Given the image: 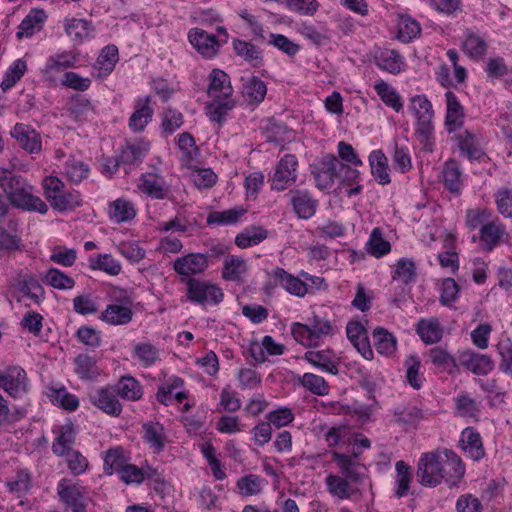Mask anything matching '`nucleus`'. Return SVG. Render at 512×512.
Segmentation results:
<instances>
[{
  "instance_id": "obj_1",
  "label": "nucleus",
  "mask_w": 512,
  "mask_h": 512,
  "mask_svg": "<svg viewBox=\"0 0 512 512\" xmlns=\"http://www.w3.org/2000/svg\"><path fill=\"white\" fill-rule=\"evenodd\" d=\"M464 474L461 458L450 449L423 453L417 463V481L426 487H436L442 482L457 487Z\"/></svg>"
},
{
  "instance_id": "obj_2",
  "label": "nucleus",
  "mask_w": 512,
  "mask_h": 512,
  "mask_svg": "<svg viewBox=\"0 0 512 512\" xmlns=\"http://www.w3.org/2000/svg\"><path fill=\"white\" fill-rule=\"evenodd\" d=\"M0 187L14 207L25 211H36L40 214L47 213V204L38 196L33 195V186L13 171L0 168Z\"/></svg>"
},
{
  "instance_id": "obj_3",
  "label": "nucleus",
  "mask_w": 512,
  "mask_h": 512,
  "mask_svg": "<svg viewBox=\"0 0 512 512\" xmlns=\"http://www.w3.org/2000/svg\"><path fill=\"white\" fill-rule=\"evenodd\" d=\"M43 189L51 207L59 212L73 210L81 206V197L77 191L65 190L64 182L55 176H47L43 180Z\"/></svg>"
},
{
  "instance_id": "obj_4",
  "label": "nucleus",
  "mask_w": 512,
  "mask_h": 512,
  "mask_svg": "<svg viewBox=\"0 0 512 512\" xmlns=\"http://www.w3.org/2000/svg\"><path fill=\"white\" fill-rule=\"evenodd\" d=\"M331 334H333L331 322L318 315L308 318L306 324L297 322L292 325L294 339L305 347H316L323 337Z\"/></svg>"
},
{
  "instance_id": "obj_5",
  "label": "nucleus",
  "mask_w": 512,
  "mask_h": 512,
  "mask_svg": "<svg viewBox=\"0 0 512 512\" xmlns=\"http://www.w3.org/2000/svg\"><path fill=\"white\" fill-rule=\"evenodd\" d=\"M410 110L413 112L417 119L416 133L420 141L427 149L431 146L433 136L432 119L434 112L431 102L424 95H416L411 98Z\"/></svg>"
},
{
  "instance_id": "obj_6",
  "label": "nucleus",
  "mask_w": 512,
  "mask_h": 512,
  "mask_svg": "<svg viewBox=\"0 0 512 512\" xmlns=\"http://www.w3.org/2000/svg\"><path fill=\"white\" fill-rule=\"evenodd\" d=\"M57 493L66 512H87L86 488L62 479L57 485Z\"/></svg>"
},
{
  "instance_id": "obj_7",
  "label": "nucleus",
  "mask_w": 512,
  "mask_h": 512,
  "mask_svg": "<svg viewBox=\"0 0 512 512\" xmlns=\"http://www.w3.org/2000/svg\"><path fill=\"white\" fill-rule=\"evenodd\" d=\"M187 297L190 301L198 304L217 305L222 302L224 294L221 288L215 284L189 278L187 281Z\"/></svg>"
},
{
  "instance_id": "obj_8",
  "label": "nucleus",
  "mask_w": 512,
  "mask_h": 512,
  "mask_svg": "<svg viewBox=\"0 0 512 512\" xmlns=\"http://www.w3.org/2000/svg\"><path fill=\"white\" fill-rule=\"evenodd\" d=\"M297 158L292 154L284 155L275 166L270 179L271 189L283 191L291 186L297 179Z\"/></svg>"
},
{
  "instance_id": "obj_9",
  "label": "nucleus",
  "mask_w": 512,
  "mask_h": 512,
  "mask_svg": "<svg viewBox=\"0 0 512 512\" xmlns=\"http://www.w3.org/2000/svg\"><path fill=\"white\" fill-rule=\"evenodd\" d=\"M331 460L337 465L340 476L350 480L351 483L363 482L366 468L359 460L337 451L331 452Z\"/></svg>"
},
{
  "instance_id": "obj_10",
  "label": "nucleus",
  "mask_w": 512,
  "mask_h": 512,
  "mask_svg": "<svg viewBox=\"0 0 512 512\" xmlns=\"http://www.w3.org/2000/svg\"><path fill=\"white\" fill-rule=\"evenodd\" d=\"M339 159L328 154L313 168L312 174L319 189L330 188L337 179Z\"/></svg>"
},
{
  "instance_id": "obj_11",
  "label": "nucleus",
  "mask_w": 512,
  "mask_h": 512,
  "mask_svg": "<svg viewBox=\"0 0 512 512\" xmlns=\"http://www.w3.org/2000/svg\"><path fill=\"white\" fill-rule=\"evenodd\" d=\"M188 40L204 58L214 57L220 48L217 37L200 28L191 29L188 33Z\"/></svg>"
},
{
  "instance_id": "obj_12",
  "label": "nucleus",
  "mask_w": 512,
  "mask_h": 512,
  "mask_svg": "<svg viewBox=\"0 0 512 512\" xmlns=\"http://www.w3.org/2000/svg\"><path fill=\"white\" fill-rule=\"evenodd\" d=\"M1 388L13 398L21 397L28 390L25 370L18 366L7 368Z\"/></svg>"
},
{
  "instance_id": "obj_13",
  "label": "nucleus",
  "mask_w": 512,
  "mask_h": 512,
  "mask_svg": "<svg viewBox=\"0 0 512 512\" xmlns=\"http://www.w3.org/2000/svg\"><path fill=\"white\" fill-rule=\"evenodd\" d=\"M114 389L100 388L89 394V399L93 405L110 416H119L122 412V406Z\"/></svg>"
},
{
  "instance_id": "obj_14",
  "label": "nucleus",
  "mask_w": 512,
  "mask_h": 512,
  "mask_svg": "<svg viewBox=\"0 0 512 512\" xmlns=\"http://www.w3.org/2000/svg\"><path fill=\"white\" fill-rule=\"evenodd\" d=\"M458 359L463 367L476 375H487L494 368V362L490 356L470 350L461 352Z\"/></svg>"
},
{
  "instance_id": "obj_15",
  "label": "nucleus",
  "mask_w": 512,
  "mask_h": 512,
  "mask_svg": "<svg viewBox=\"0 0 512 512\" xmlns=\"http://www.w3.org/2000/svg\"><path fill=\"white\" fill-rule=\"evenodd\" d=\"M174 270L184 276L199 274L208 267V256L204 253H190L174 261Z\"/></svg>"
},
{
  "instance_id": "obj_16",
  "label": "nucleus",
  "mask_w": 512,
  "mask_h": 512,
  "mask_svg": "<svg viewBox=\"0 0 512 512\" xmlns=\"http://www.w3.org/2000/svg\"><path fill=\"white\" fill-rule=\"evenodd\" d=\"M271 277L274 279L276 285H280L291 295L304 297L308 292L307 283L305 281L288 273L283 268L277 267L273 269Z\"/></svg>"
},
{
  "instance_id": "obj_17",
  "label": "nucleus",
  "mask_w": 512,
  "mask_h": 512,
  "mask_svg": "<svg viewBox=\"0 0 512 512\" xmlns=\"http://www.w3.org/2000/svg\"><path fill=\"white\" fill-rule=\"evenodd\" d=\"M290 203L299 218L310 219L316 212L318 203L307 190H291Z\"/></svg>"
},
{
  "instance_id": "obj_18",
  "label": "nucleus",
  "mask_w": 512,
  "mask_h": 512,
  "mask_svg": "<svg viewBox=\"0 0 512 512\" xmlns=\"http://www.w3.org/2000/svg\"><path fill=\"white\" fill-rule=\"evenodd\" d=\"M138 188L147 196L158 200L166 198L168 192L163 176L155 172L142 174Z\"/></svg>"
},
{
  "instance_id": "obj_19",
  "label": "nucleus",
  "mask_w": 512,
  "mask_h": 512,
  "mask_svg": "<svg viewBox=\"0 0 512 512\" xmlns=\"http://www.w3.org/2000/svg\"><path fill=\"white\" fill-rule=\"evenodd\" d=\"M504 235H506L505 226L498 221L483 224L479 232L482 249L486 252L492 251L501 243Z\"/></svg>"
},
{
  "instance_id": "obj_20",
  "label": "nucleus",
  "mask_w": 512,
  "mask_h": 512,
  "mask_svg": "<svg viewBox=\"0 0 512 512\" xmlns=\"http://www.w3.org/2000/svg\"><path fill=\"white\" fill-rule=\"evenodd\" d=\"M446 98V120L445 126L449 133L459 129L464 122L463 106L452 91L445 93Z\"/></svg>"
},
{
  "instance_id": "obj_21",
  "label": "nucleus",
  "mask_w": 512,
  "mask_h": 512,
  "mask_svg": "<svg viewBox=\"0 0 512 512\" xmlns=\"http://www.w3.org/2000/svg\"><path fill=\"white\" fill-rule=\"evenodd\" d=\"M20 146L29 153H37L41 150V141L35 130L29 126L17 123L11 131Z\"/></svg>"
},
{
  "instance_id": "obj_22",
  "label": "nucleus",
  "mask_w": 512,
  "mask_h": 512,
  "mask_svg": "<svg viewBox=\"0 0 512 512\" xmlns=\"http://www.w3.org/2000/svg\"><path fill=\"white\" fill-rule=\"evenodd\" d=\"M248 271L246 261L239 256L227 255L222 268V278L226 281L243 283Z\"/></svg>"
},
{
  "instance_id": "obj_23",
  "label": "nucleus",
  "mask_w": 512,
  "mask_h": 512,
  "mask_svg": "<svg viewBox=\"0 0 512 512\" xmlns=\"http://www.w3.org/2000/svg\"><path fill=\"white\" fill-rule=\"evenodd\" d=\"M207 94L210 98L232 97L233 89L227 73L220 69H213L209 74Z\"/></svg>"
},
{
  "instance_id": "obj_24",
  "label": "nucleus",
  "mask_w": 512,
  "mask_h": 512,
  "mask_svg": "<svg viewBox=\"0 0 512 512\" xmlns=\"http://www.w3.org/2000/svg\"><path fill=\"white\" fill-rule=\"evenodd\" d=\"M460 443L464 452H466L471 459L478 461L485 456L481 436L473 428L468 427L463 430Z\"/></svg>"
},
{
  "instance_id": "obj_25",
  "label": "nucleus",
  "mask_w": 512,
  "mask_h": 512,
  "mask_svg": "<svg viewBox=\"0 0 512 512\" xmlns=\"http://www.w3.org/2000/svg\"><path fill=\"white\" fill-rule=\"evenodd\" d=\"M236 102L232 97L212 98L205 109L211 122L222 125L225 116L235 108Z\"/></svg>"
},
{
  "instance_id": "obj_26",
  "label": "nucleus",
  "mask_w": 512,
  "mask_h": 512,
  "mask_svg": "<svg viewBox=\"0 0 512 512\" xmlns=\"http://www.w3.org/2000/svg\"><path fill=\"white\" fill-rule=\"evenodd\" d=\"M75 444V431L72 423L61 426L59 435L52 443V451L58 457L69 456Z\"/></svg>"
},
{
  "instance_id": "obj_27",
  "label": "nucleus",
  "mask_w": 512,
  "mask_h": 512,
  "mask_svg": "<svg viewBox=\"0 0 512 512\" xmlns=\"http://www.w3.org/2000/svg\"><path fill=\"white\" fill-rule=\"evenodd\" d=\"M304 359L324 372H328L332 375L338 373L335 355L330 350L307 351L304 355Z\"/></svg>"
},
{
  "instance_id": "obj_28",
  "label": "nucleus",
  "mask_w": 512,
  "mask_h": 512,
  "mask_svg": "<svg viewBox=\"0 0 512 512\" xmlns=\"http://www.w3.org/2000/svg\"><path fill=\"white\" fill-rule=\"evenodd\" d=\"M143 439L153 449L154 453L164 450L167 442L164 428L160 423H144L142 425Z\"/></svg>"
},
{
  "instance_id": "obj_29",
  "label": "nucleus",
  "mask_w": 512,
  "mask_h": 512,
  "mask_svg": "<svg viewBox=\"0 0 512 512\" xmlns=\"http://www.w3.org/2000/svg\"><path fill=\"white\" fill-rule=\"evenodd\" d=\"M369 164L374 179L381 185L391 182L388 159L381 150H373L369 155Z\"/></svg>"
},
{
  "instance_id": "obj_30",
  "label": "nucleus",
  "mask_w": 512,
  "mask_h": 512,
  "mask_svg": "<svg viewBox=\"0 0 512 512\" xmlns=\"http://www.w3.org/2000/svg\"><path fill=\"white\" fill-rule=\"evenodd\" d=\"M416 332L426 344L437 343L443 336V328L436 318L420 319L416 326Z\"/></svg>"
},
{
  "instance_id": "obj_31",
  "label": "nucleus",
  "mask_w": 512,
  "mask_h": 512,
  "mask_svg": "<svg viewBox=\"0 0 512 512\" xmlns=\"http://www.w3.org/2000/svg\"><path fill=\"white\" fill-rule=\"evenodd\" d=\"M233 49L237 56L250 63L253 67H260L263 63V54L260 48L251 42L240 39L233 40Z\"/></svg>"
},
{
  "instance_id": "obj_32",
  "label": "nucleus",
  "mask_w": 512,
  "mask_h": 512,
  "mask_svg": "<svg viewBox=\"0 0 512 512\" xmlns=\"http://www.w3.org/2000/svg\"><path fill=\"white\" fill-rule=\"evenodd\" d=\"M460 151L467 156L469 160H480L485 153L480 146L475 135L469 131H464L456 136Z\"/></svg>"
},
{
  "instance_id": "obj_33",
  "label": "nucleus",
  "mask_w": 512,
  "mask_h": 512,
  "mask_svg": "<svg viewBox=\"0 0 512 512\" xmlns=\"http://www.w3.org/2000/svg\"><path fill=\"white\" fill-rule=\"evenodd\" d=\"M442 178L444 186L451 193L460 192L462 187V171L456 160L450 159L444 164Z\"/></svg>"
},
{
  "instance_id": "obj_34",
  "label": "nucleus",
  "mask_w": 512,
  "mask_h": 512,
  "mask_svg": "<svg viewBox=\"0 0 512 512\" xmlns=\"http://www.w3.org/2000/svg\"><path fill=\"white\" fill-rule=\"evenodd\" d=\"M377 66L392 74L400 73L404 67L402 56L396 50L385 49L375 56Z\"/></svg>"
},
{
  "instance_id": "obj_35",
  "label": "nucleus",
  "mask_w": 512,
  "mask_h": 512,
  "mask_svg": "<svg viewBox=\"0 0 512 512\" xmlns=\"http://www.w3.org/2000/svg\"><path fill=\"white\" fill-rule=\"evenodd\" d=\"M267 93V87L264 81L258 77H251L242 86V95L249 104L261 103Z\"/></svg>"
},
{
  "instance_id": "obj_36",
  "label": "nucleus",
  "mask_w": 512,
  "mask_h": 512,
  "mask_svg": "<svg viewBox=\"0 0 512 512\" xmlns=\"http://www.w3.org/2000/svg\"><path fill=\"white\" fill-rule=\"evenodd\" d=\"M114 391L122 399L136 401L142 397L140 383L132 376H122L114 386Z\"/></svg>"
},
{
  "instance_id": "obj_37",
  "label": "nucleus",
  "mask_w": 512,
  "mask_h": 512,
  "mask_svg": "<svg viewBox=\"0 0 512 512\" xmlns=\"http://www.w3.org/2000/svg\"><path fill=\"white\" fill-rule=\"evenodd\" d=\"M393 416L392 421L404 429L415 427L423 418L422 411L415 406L395 408Z\"/></svg>"
},
{
  "instance_id": "obj_38",
  "label": "nucleus",
  "mask_w": 512,
  "mask_h": 512,
  "mask_svg": "<svg viewBox=\"0 0 512 512\" xmlns=\"http://www.w3.org/2000/svg\"><path fill=\"white\" fill-rule=\"evenodd\" d=\"M133 317V311L128 306L110 304L102 313L101 319L110 325H126Z\"/></svg>"
},
{
  "instance_id": "obj_39",
  "label": "nucleus",
  "mask_w": 512,
  "mask_h": 512,
  "mask_svg": "<svg viewBox=\"0 0 512 512\" xmlns=\"http://www.w3.org/2000/svg\"><path fill=\"white\" fill-rule=\"evenodd\" d=\"M46 18L43 10L31 11L20 23L16 37L22 39L23 37H31L36 31L42 28V24Z\"/></svg>"
},
{
  "instance_id": "obj_40",
  "label": "nucleus",
  "mask_w": 512,
  "mask_h": 512,
  "mask_svg": "<svg viewBox=\"0 0 512 512\" xmlns=\"http://www.w3.org/2000/svg\"><path fill=\"white\" fill-rule=\"evenodd\" d=\"M149 97L145 100H138L136 103V110L132 113L129 119V127L133 131H142L153 115V109L149 107Z\"/></svg>"
},
{
  "instance_id": "obj_41",
  "label": "nucleus",
  "mask_w": 512,
  "mask_h": 512,
  "mask_svg": "<svg viewBox=\"0 0 512 512\" xmlns=\"http://www.w3.org/2000/svg\"><path fill=\"white\" fill-rule=\"evenodd\" d=\"M246 210L242 207H234L224 211H213L208 214V225H233L239 222L240 218L245 215Z\"/></svg>"
},
{
  "instance_id": "obj_42",
  "label": "nucleus",
  "mask_w": 512,
  "mask_h": 512,
  "mask_svg": "<svg viewBox=\"0 0 512 512\" xmlns=\"http://www.w3.org/2000/svg\"><path fill=\"white\" fill-rule=\"evenodd\" d=\"M64 28L67 35L77 43H82L93 30L89 21L77 18L65 19Z\"/></svg>"
},
{
  "instance_id": "obj_43",
  "label": "nucleus",
  "mask_w": 512,
  "mask_h": 512,
  "mask_svg": "<svg viewBox=\"0 0 512 512\" xmlns=\"http://www.w3.org/2000/svg\"><path fill=\"white\" fill-rule=\"evenodd\" d=\"M47 396L53 404H56L68 411H75L79 406L78 398L69 393L63 386L60 388L50 387L48 389Z\"/></svg>"
},
{
  "instance_id": "obj_44",
  "label": "nucleus",
  "mask_w": 512,
  "mask_h": 512,
  "mask_svg": "<svg viewBox=\"0 0 512 512\" xmlns=\"http://www.w3.org/2000/svg\"><path fill=\"white\" fill-rule=\"evenodd\" d=\"M136 216V210L130 201L117 199L109 205V217L117 223L132 220Z\"/></svg>"
},
{
  "instance_id": "obj_45",
  "label": "nucleus",
  "mask_w": 512,
  "mask_h": 512,
  "mask_svg": "<svg viewBox=\"0 0 512 512\" xmlns=\"http://www.w3.org/2000/svg\"><path fill=\"white\" fill-rule=\"evenodd\" d=\"M374 347L378 353L389 356L396 350V338L392 333L382 327L373 331Z\"/></svg>"
},
{
  "instance_id": "obj_46",
  "label": "nucleus",
  "mask_w": 512,
  "mask_h": 512,
  "mask_svg": "<svg viewBox=\"0 0 512 512\" xmlns=\"http://www.w3.org/2000/svg\"><path fill=\"white\" fill-rule=\"evenodd\" d=\"M374 89L381 100L389 107L399 112L403 108V103L398 92L387 82L380 80L375 83Z\"/></svg>"
},
{
  "instance_id": "obj_47",
  "label": "nucleus",
  "mask_w": 512,
  "mask_h": 512,
  "mask_svg": "<svg viewBox=\"0 0 512 512\" xmlns=\"http://www.w3.org/2000/svg\"><path fill=\"white\" fill-rule=\"evenodd\" d=\"M416 276L417 273L414 261L409 258H401L396 264L392 279L400 281L404 285H408L415 281Z\"/></svg>"
},
{
  "instance_id": "obj_48",
  "label": "nucleus",
  "mask_w": 512,
  "mask_h": 512,
  "mask_svg": "<svg viewBox=\"0 0 512 512\" xmlns=\"http://www.w3.org/2000/svg\"><path fill=\"white\" fill-rule=\"evenodd\" d=\"M430 361L437 367L451 373L457 368L455 358L441 346L433 347L428 351Z\"/></svg>"
},
{
  "instance_id": "obj_49",
  "label": "nucleus",
  "mask_w": 512,
  "mask_h": 512,
  "mask_svg": "<svg viewBox=\"0 0 512 512\" xmlns=\"http://www.w3.org/2000/svg\"><path fill=\"white\" fill-rule=\"evenodd\" d=\"M267 238V231L262 227H251L239 233L235 238V244L239 248H247L262 242Z\"/></svg>"
},
{
  "instance_id": "obj_50",
  "label": "nucleus",
  "mask_w": 512,
  "mask_h": 512,
  "mask_svg": "<svg viewBox=\"0 0 512 512\" xmlns=\"http://www.w3.org/2000/svg\"><path fill=\"white\" fill-rule=\"evenodd\" d=\"M123 452L121 447L113 448L106 452L104 457V470L106 474L112 475L113 473L119 474L121 472V469L127 463Z\"/></svg>"
},
{
  "instance_id": "obj_51",
  "label": "nucleus",
  "mask_w": 512,
  "mask_h": 512,
  "mask_svg": "<svg viewBox=\"0 0 512 512\" xmlns=\"http://www.w3.org/2000/svg\"><path fill=\"white\" fill-rule=\"evenodd\" d=\"M133 357L137 358L143 367H151L159 359V351L151 343H138L134 346Z\"/></svg>"
},
{
  "instance_id": "obj_52",
  "label": "nucleus",
  "mask_w": 512,
  "mask_h": 512,
  "mask_svg": "<svg viewBox=\"0 0 512 512\" xmlns=\"http://www.w3.org/2000/svg\"><path fill=\"white\" fill-rule=\"evenodd\" d=\"M147 151V145L142 142L127 144L122 149L118 159L120 160L121 164H136L142 161Z\"/></svg>"
},
{
  "instance_id": "obj_53",
  "label": "nucleus",
  "mask_w": 512,
  "mask_h": 512,
  "mask_svg": "<svg viewBox=\"0 0 512 512\" xmlns=\"http://www.w3.org/2000/svg\"><path fill=\"white\" fill-rule=\"evenodd\" d=\"M462 48L469 57L478 58L486 54L488 45L478 34L468 32Z\"/></svg>"
},
{
  "instance_id": "obj_54",
  "label": "nucleus",
  "mask_w": 512,
  "mask_h": 512,
  "mask_svg": "<svg viewBox=\"0 0 512 512\" xmlns=\"http://www.w3.org/2000/svg\"><path fill=\"white\" fill-rule=\"evenodd\" d=\"M89 261L92 270H101L112 276L121 272V264L110 254H99L96 259L91 257Z\"/></svg>"
},
{
  "instance_id": "obj_55",
  "label": "nucleus",
  "mask_w": 512,
  "mask_h": 512,
  "mask_svg": "<svg viewBox=\"0 0 512 512\" xmlns=\"http://www.w3.org/2000/svg\"><path fill=\"white\" fill-rule=\"evenodd\" d=\"M75 365L76 373L81 379H94L99 374L96 366V360L87 354H79L75 358Z\"/></svg>"
},
{
  "instance_id": "obj_56",
  "label": "nucleus",
  "mask_w": 512,
  "mask_h": 512,
  "mask_svg": "<svg viewBox=\"0 0 512 512\" xmlns=\"http://www.w3.org/2000/svg\"><path fill=\"white\" fill-rule=\"evenodd\" d=\"M391 250L390 243L382 237V232L379 228H374L371 232L370 239L368 241L369 253L376 257H382L389 253Z\"/></svg>"
},
{
  "instance_id": "obj_57",
  "label": "nucleus",
  "mask_w": 512,
  "mask_h": 512,
  "mask_svg": "<svg viewBox=\"0 0 512 512\" xmlns=\"http://www.w3.org/2000/svg\"><path fill=\"white\" fill-rule=\"evenodd\" d=\"M350 483V480L340 475H329L326 478V485L328 487V491L332 495L337 496L340 499L350 498Z\"/></svg>"
},
{
  "instance_id": "obj_58",
  "label": "nucleus",
  "mask_w": 512,
  "mask_h": 512,
  "mask_svg": "<svg viewBox=\"0 0 512 512\" xmlns=\"http://www.w3.org/2000/svg\"><path fill=\"white\" fill-rule=\"evenodd\" d=\"M45 281L48 285L55 289L66 290L72 289L75 281L57 268H50L46 275Z\"/></svg>"
},
{
  "instance_id": "obj_59",
  "label": "nucleus",
  "mask_w": 512,
  "mask_h": 512,
  "mask_svg": "<svg viewBox=\"0 0 512 512\" xmlns=\"http://www.w3.org/2000/svg\"><path fill=\"white\" fill-rule=\"evenodd\" d=\"M300 383L304 388L316 395H325L328 393L329 387L324 378L319 375L313 373H305L301 377Z\"/></svg>"
},
{
  "instance_id": "obj_60",
  "label": "nucleus",
  "mask_w": 512,
  "mask_h": 512,
  "mask_svg": "<svg viewBox=\"0 0 512 512\" xmlns=\"http://www.w3.org/2000/svg\"><path fill=\"white\" fill-rule=\"evenodd\" d=\"M118 61V48L115 45H108L104 47L97 59V64L100 69L106 74H109L114 69Z\"/></svg>"
},
{
  "instance_id": "obj_61",
  "label": "nucleus",
  "mask_w": 512,
  "mask_h": 512,
  "mask_svg": "<svg viewBox=\"0 0 512 512\" xmlns=\"http://www.w3.org/2000/svg\"><path fill=\"white\" fill-rule=\"evenodd\" d=\"M421 32L419 23L409 16L401 17L399 22V38L403 42H409Z\"/></svg>"
},
{
  "instance_id": "obj_62",
  "label": "nucleus",
  "mask_w": 512,
  "mask_h": 512,
  "mask_svg": "<svg viewBox=\"0 0 512 512\" xmlns=\"http://www.w3.org/2000/svg\"><path fill=\"white\" fill-rule=\"evenodd\" d=\"M26 70V63L18 59L13 63V66L7 71L5 77L1 82V88L6 91L13 87L17 81L21 79Z\"/></svg>"
},
{
  "instance_id": "obj_63",
  "label": "nucleus",
  "mask_w": 512,
  "mask_h": 512,
  "mask_svg": "<svg viewBox=\"0 0 512 512\" xmlns=\"http://www.w3.org/2000/svg\"><path fill=\"white\" fill-rule=\"evenodd\" d=\"M495 197L498 212L506 218H512V190L502 188Z\"/></svg>"
},
{
  "instance_id": "obj_64",
  "label": "nucleus",
  "mask_w": 512,
  "mask_h": 512,
  "mask_svg": "<svg viewBox=\"0 0 512 512\" xmlns=\"http://www.w3.org/2000/svg\"><path fill=\"white\" fill-rule=\"evenodd\" d=\"M498 351L501 356L500 370L512 375V342L510 340L500 342L498 344Z\"/></svg>"
}]
</instances>
